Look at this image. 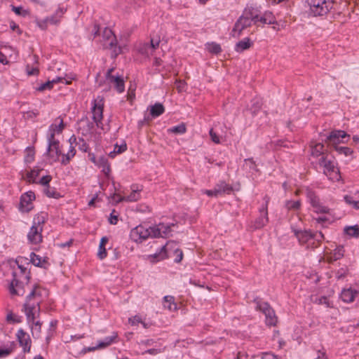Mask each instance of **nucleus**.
Returning a JSON list of instances; mask_svg holds the SVG:
<instances>
[{
	"mask_svg": "<svg viewBox=\"0 0 359 359\" xmlns=\"http://www.w3.org/2000/svg\"><path fill=\"white\" fill-rule=\"evenodd\" d=\"M310 156L314 158H320L324 155H327L328 151L325 149L323 143L317 142L312 140L309 144Z\"/></svg>",
	"mask_w": 359,
	"mask_h": 359,
	"instance_id": "nucleus-17",
	"label": "nucleus"
},
{
	"mask_svg": "<svg viewBox=\"0 0 359 359\" xmlns=\"http://www.w3.org/2000/svg\"><path fill=\"white\" fill-rule=\"evenodd\" d=\"M12 275L13 279L8 287L11 294L23 296L25 293V285H27L25 280L19 279L15 271H13Z\"/></svg>",
	"mask_w": 359,
	"mask_h": 359,
	"instance_id": "nucleus-13",
	"label": "nucleus"
},
{
	"mask_svg": "<svg viewBox=\"0 0 359 359\" xmlns=\"http://www.w3.org/2000/svg\"><path fill=\"white\" fill-rule=\"evenodd\" d=\"M42 168H39L38 167L34 168L30 171L27 172L26 174V177L27 179V182L29 184H35L37 183L36 181V178L39 175L40 172L42 170Z\"/></svg>",
	"mask_w": 359,
	"mask_h": 359,
	"instance_id": "nucleus-39",
	"label": "nucleus"
},
{
	"mask_svg": "<svg viewBox=\"0 0 359 359\" xmlns=\"http://www.w3.org/2000/svg\"><path fill=\"white\" fill-rule=\"evenodd\" d=\"M218 196L230 195L233 192V187L231 184L226 183L224 180H220L215 185Z\"/></svg>",
	"mask_w": 359,
	"mask_h": 359,
	"instance_id": "nucleus-25",
	"label": "nucleus"
},
{
	"mask_svg": "<svg viewBox=\"0 0 359 359\" xmlns=\"http://www.w3.org/2000/svg\"><path fill=\"white\" fill-rule=\"evenodd\" d=\"M244 162L246 165H248L250 170H252L255 172H259L257 165L252 157L245 158Z\"/></svg>",
	"mask_w": 359,
	"mask_h": 359,
	"instance_id": "nucleus-58",
	"label": "nucleus"
},
{
	"mask_svg": "<svg viewBox=\"0 0 359 359\" xmlns=\"http://www.w3.org/2000/svg\"><path fill=\"white\" fill-rule=\"evenodd\" d=\"M109 241V238L107 236L102 237L98 248L97 257L100 259H104L107 256V252L106 249V245Z\"/></svg>",
	"mask_w": 359,
	"mask_h": 359,
	"instance_id": "nucleus-33",
	"label": "nucleus"
},
{
	"mask_svg": "<svg viewBox=\"0 0 359 359\" xmlns=\"http://www.w3.org/2000/svg\"><path fill=\"white\" fill-rule=\"evenodd\" d=\"M318 164L323 168V174L332 182H339L341 178L339 168L337 166V163L333 160L328 158V154L324 155L318 159Z\"/></svg>",
	"mask_w": 359,
	"mask_h": 359,
	"instance_id": "nucleus-3",
	"label": "nucleus"
},
{
	"mask_svg": "<svg viewBox=\"0 0 359 359\" xmlns=\"http://www.w3.org/2000/svg\"><path fill=\"white\" fill-rule=\"evenodd\" d=\"M151 116H144V118L138 121L137 122V129L141 130L144 126L147 125L150 126V123L152 121Z\"/></svg>",
	"mask_w": 359,
	"mask_h": 359,
	"instance_id": "nucleus-61",
	"label": "nucleus"
},
{
	"mask_svg": "<svg viewBox=\"0 0 359 359\" xmlns=\"http://www.w3.org/2000/svg\"><path fill=\"white\" fill-rule=\"evenodd\" d=\"M6 320L9 324H17L22 322V317L15 315L11 310H8Z\"/></svg>",
	"mask_w": 359,
	"mask_h": 359,
	"instance_id": "nucleus-44",
	"label": "nucleus"
},
{
	"mask_svg": "<svg viewBox=\"0 0 359 359\" xmlns=\"http://www.w3.org/2000/svg\"><path fill=\"white\" fill-rule=\"evenodd\" d=\"M57 81H48L44 83H42L39 87L36 88V90L39 92H43L46 90H52L53 88L54 83H57Z\"/></svg>",
	"mask_w": 359,
	"mask_h": 359,
	"instance_id": "nucleus-52",
	"label": "nucleus"
},
{
	"mask_svg": "<svg viewBox=\"0 0 359 359\" xmlns=\"http://www.w3.org/2000/svg\"><path fill=\"white\" fill-rule=\"evenodd\" d=\"M16 339L22 348L25 353H29L32 347V339L29 335L22 329H19L16 333Z\"/></svg>",
	"mask_w": 359,
	"mask_h": 359,
	"instance_id": "nucleus-16",
	"label": "nucleus"
},
{
	"mask_svg": "<svg viewBox=\"0 0 359 359\" xmlns=\"http://www.w3.org/2000/svg\"><path fill=\"white\" fill-rule=\"evenodd\" d=\"M168 132L169 133L174 134H184L187 132V126L184 123H181L180 124L173 126L168 129Z\"/></svg>",
	"mask_w": 359,
	"mask_h": 359,
	"instance_id": "nucleus-48",
	"label": "nucleus"
},
{
	"mask_svg": "<svg viewBox=\"0 0 359 359\" xmlns=\"http://www.w3.org/2000/svg\"><path fill=\"white\" fill-rule=\"evenodd\" d=\"M344 201L349 205L352 206L355 210H359V201H354L353 197L349 195L344 196Z\"/></svg>",
	"mask_w": 359,
	"mask_h": 359,
	"instance_id": "nucleus-57",
	"label": "nucleus"
},
{
	"mask_svg": "<svg viewBox=\"0 0 359 359\" xmlns=\"http://www.w3.org/2000/svg\"><path fill=\"white\" fill-rule=\"evenodd\" d=\"M142 185L133 184L130 186L131 192L128 196L124 197L121 196L119 194L114 193L111 196V198L115 204H118L124 201L130 202L137 201L139 199H140V192L142 191Z\"/></svg>",
	"mask_w": 359,
	"mask_h": 359,
	"instance_id": "nucleus-8",
	"label": "nucleus"
},
{
	"mask_svg": "<svg viewBox=\"0 0 359 359\" xmlns=\"http://www.w3.org/2000/svg\"><path fill=\"white\" fill-rule=\"evenodd\" d=\"M148 231L149 232V238H159L161 236V230L162 229L159 228V226H149L147 224Z\"/></svg>",
	"mask_w": 359,
	"mask_h": 359,
	"instance_id": "nucleus-51",
	"label": "nucleus"
},
{
	"mask_svg": "<svg viewBox=\"0 0 359 359\" xmlns=\"http://www.w3.org/2000/svg\"><path fill=\"white\" fill-rule=\"evenodd\" d=\"M42 227L40 229L37 226L32 225L27 234V239L32 244L37 245L43 241Z\"/></svg>",
	"mask_w": 359,
	"mask_h": 359,
	"instance_id": "nucleus-19",
	"label": "nucleus"
},
{
	"mask_svg": "<svg viewBox=\"0 0 359 359\" xmlns=\"http://www.w3.org/2000/svg\"><path fill=\"white\" fill-rule=\"evenodd\" d=\"M65 11L66 10H64L62 8H58L54 15L47 18L46 19H48V21L51 24L56 25L60 21V18L62 17V15Z\"/></svg>",
	"mask_w": 359,
	"mask_h": 359,
	"instance_id": "nucleus-41",
	"label": "nucleus"
},
{
	"mask_svg": "<svg viewBox=\"0 0 359 359\" xmlns=\"http://www.w3.org/2000/svg\"><path fill=\"white\" fill-rule=\"evenodd\" d=\"M98 168H102V172L107 177H109L111 172V166L107 158L104 156H100L97 163L95 164Z\"/></svg>",
	"mask_w": 359,
	"mask_h": 359,
	"instance_id": "nucleus-30",
	"label": "nucleus"
},
{
	"mask_svg": "<svg viewBox=\"0 0 359 359\" xmlns=\"http://www.w3.org/2000/svg\"><path fill=\"white\" fill-rule=\"evenodd\" d=\"M114 71V68H110L107 70L106 73V79L111 83L114 84V89L118 93H121L125 90V81L123 76L116 75L114 76L112 74V72Z\"/></svg>",
	"mask_w": 359,
	"mask_h": 359,
	"instance_id": "nucleus-15",
	"label": "nucleus"
},
{
	"mask_svg": "<svg viewBox=\"0 0 359 359\" xmlns=\"http://www.w3.org/2000/svg\"><path fill=\"white\" fill-rule=\"evenodd\" d=\"M11 10L13 11L17 15L25 17L29 15V12L27 10L23 9L22 6H15L11 5Z\"/></svg>",
	"mask_w": 359,
	"mask_h": 359,
	"instance_id": "nucleus-60",
	"label": "nucleus"
},
{
	"mask_svg": "<svg viewBox=\"0 0 359 359\" xmlns=\"http://www.w3.org/2000/svg\"><path fill=\"white\" fill-rule=\"evenodd\" d=\"M104 108V99L102 96H97L92 102L91 112L92 118L97 128H103L102 120Z\"/></svg>",
	"mask_w": 359,
	"mask_h": 359,
	"instance_id": "nucleus-6",
	"label": "nucleus"
},
{
	"mask_svg": "<svg viewBox=\"0 0 359 359\" xmlns=\"http://www.w3.org/2000/svg\"><path fill=\"white\" fill-rule=\"evenodd\" d=\"M252 302L256 304L255 310L262 312L265 316L266 325L269 327L276 326L278 317L270 304L267 302H262L259 297L254 298Z\"/></svg>",
	"mask_w": 359,
	"mask_h": 359,
	"instance_id": "nucleus-4",
	"label": "nucleus"
},
{
	"mask_svg": "<svg viewBox=\"0 0 359 359\" xmlns=\"http://www.w3.org/2000/svg\"><path fill=\"white\" fill-rule=\"evenodd\" d=\"M332 149L337 151L339 155H344V156H352L354 153L353 149L348 147H342L338 145L334 146Z\"/></svg>",
	"mask_w": 359,
	"mask_h": 359,
	"instance_id": "nucleus-42",
	"label": "nucleus"
},
{
	"mask_svg": "<svg viewBox=\"0 0 359 359\" xmlns=\"http://www.w3.org/2000/svg\"><path fill=\"white\" fill-rule=\"evenodd\" d=\"M57 323V320H53L50 321V326L48 330V335L46 337V341L48 343L49 342L50 339L54 336V334L56 332Z\"/></svg>",
	"mask_w": 359,
	"mask_h": 359,
	"instance_id": "nucleus-50",
	"label": "nucleus"
},
{
	"mask_svg": "<svg viewBox=\"0 0 359 359\" xmlns=\"http://www.w3.org/2000/svg\"><path fill=\"white\" fill-rule=\"evenodd\" d=\"M16 348V344L15 341L10 342L8 347L5 348H0V358H4L11 354Z\"/></svg>",
	"mask_w": 359,
	"mask_h": 359,
	"instance_id": "nucleus-47",
	"label": "nucleus"
},
{
	"mask_svg": "<svg viewBox=\"0 0 359 359\" xmlns=\"http://www.w3.org/2000/svg\"><path fill=\"white\" fill-rule=\"evenodd\" d=\"M243 14L254 22L258 19V15L262 14V11L259 6L250 4L243 9Z\"/></svg>",
	"mask_w": 359,
	"mask_h": 359,
	"instance_id": "nucleus-21",
	"label": "nucleus"
},
{
	"mask_svg": "<svg viewBox=\"0 0 359 359\" xmlns=\"http://www.w3.org/2000/svg\"><path fill=\"white\" fill-rule=\"evenodd\" d=\"M41 285L39 284V283H35L34 285H33V288L32 290V291L30 292V293L26 297V300H25V302H30V300L36 297V296H39V297H41V293H37V290H39L41 289Z\"/></svg>",
	"mask_w": 359,
	"mask_h": 359,
	"instance_id": "nucleus-53",
	"label": "nucleus"
},
{
	"mask_svg": "<svg viewBox=\"0 0 359 359\" xmlns=\"http://www.w3.org/2000/svg\"><path fill=\"white\" fill-rule=\"evenodd\" d=\"M344 247L342 245H337L335 249L326 256V261L328 264H333L334 262L341 259L344 256Z\"/></svg>",
	"mask_w": 359,
	"mask_h": 359,
	"instance_id": "nucleus-23",
	"label": "nucleus"
},
{
	"mask_svg": "<svg viewBox=\"0 0 359 359\" xmlns=\"http://www.w3.org/2000/svg\"><path fill=\"white\" fill-rule=\"evenodd\" d=\"M43 192L48 198L58 199L62 197V195L57 191L56 188L50 187V185L44 188Z\"/></svg>",
	"mask_w": 359,
	"mask_h": 359,
	"instance_id": "nucleus-43",
	"label": "nucleus"
},
{
	"mask_svg": "<svg viewBox=\"0 0 359 359\" xmlns=\"http://www.w3.org/2000/svg\"><path fill=\"white\" fill-rule=\"evenodd\" d=\"M314 302L318 304H325L327 308L332 307V303L329 300L328 297L326 296H322L318 298H316Z\"/></svg>",
	"mask_w": 359,
	"mask_h": 359,
	"instance_id": "nucleus-62",
	"label": "nucleus"
},
{
	"mask_svg": "<svg viewBox=\"0 0 359 359\" xmlns=\"http://www.w3.org/2000/svg\"><path fill=\"white\" fill-rule=\"evenodd\" d=\"M252 25H253V22L242 13L234 23L231 35L234 38H239L242 35L243 31L250 27Z\"/></svg>",
	"mask_w": 359,
	"mask_h": 359,
	"instance_id": "nucleus-10",
	"label": "nucleus"
},
{
	"mask_svg": "<svg viewBox=\"0 0 359 359\" xmlns=\"http://www.w3.org/2000/svg\"><path fill=\"white\" fill-rule=\"evenodd\" d=\"M48 220V213L46 211H41L34 216L32 225L37 226L39 229L40 227H42V230H43V226Z\"/></svg>",
	"mask_w": 359,
	"mask_h": 359,
	"instance_id": "nucleus-26",
	"label": "nucleus"
},
{
	"mask_svg": "<svg viewBox=\"0 0 359 359\" xmlns=\"http://www.w3.org/2000/svg\"><path fill=\"white\" fill-rule=\"evenodd\" d=\"M304 190L307 200L311 206L314 209V212L321 214L330 212V208L323 205L320 196L315 190L310 187H306Z\"/></svg>",
	"mask_w": 359,
	"mask_h": 359,
	"instance_id": "nucleus-5",
	"label": "nucleus"
},
{
	"mask_svg": "<svg viewBox=\"0 0 359 359\" xmlns=\"http://www.w3.org/2000/svg\"><path fill=\"white\" fill-rule=\"evenodd\" d=\"M164 307L167 308L170 311H175L177 310V303L175 302V297L173 296L167 295L163 297Z\"/></svg>",
	"mask_w": 359,
	"mask_h": 359,
	"instance_id": "nucleus-38",
	"label": "nucleus"
},
{
	"mask_svg": "<svg viewBox=\"0 0 359 359\" xmlns=\"http://www.w3.org/2000/svg\"><path fill=\"white\" fill-rule=\"evenodd\" d=\"M36 199L34 191H29L22 194L20 198L18 209L22 212H29L34 209L33 201Z\"/></svg>",
	"mask_w": 359,
	"mask_h": 359,
	"instance_id": "nucleus-11",
	"label": "nucleus"
},
{
	"mask_svg": "<svg viewBox=\"0 0 359 359\" xmlns=\"http://www.w3.org/2000/svg\"><path fill=\"white\" fill-rule=\"evenodd\" d=\"M285 208L287 211H299L302 208L301 200H287L285 202Z\"/></svg>",
	"mask_w": 359,
	"mask_h": 359,
	"instance_id": "nucleus-35",
	"label": "nucleus"
},
{
	"mask_svg": "<svg viewBox=\"0 0 359 359\" xmlns=\"http://www.w3.org/2000/svg\"><path fill=\"white\" fill-rule=\"evenodd\" d=\"M206 49L210 53L213 55H219L222 51L220 44L215 42L208 43L206 44Z\"/></svg>",
	"mask_w": 359,
	"mask_h": 359,
	"instance_id": "nucleus-45",
	"label": "nucleus"
},
{
	"mask_svg": "<svg viewBox=\"0 0 359 359\" xmlns=\"http://www.w3.org/2000/svg\"><path fill=\"white\" fill-rule=\"evenodd\" d=\"M30 259L29 262H27V264L29 263H32L33 265H34L36 267L43 268L44 269H47V266L43 265L41 263V257L36 255L35 252H32L30 253Z\"/></svg>",
	"mask_w": 359,
	"mask_h": 359,
	"instance_id": "nucleus-40",
	"label": "nucleus"
},
{
	"mask_svg": "<svg viewBox=\"0 0 359 359\" xmlns=\"http://www.w3.org/2000/svg\"><path fill=\"white\" fill-rule=\"evenodd\" d=\"M350 135L342 130H332L328 135H327L325 142L333 149L334 146H338L341 143H347L349 140Z\"/></svg>",
	"mask_w": 359,
	"mask_h": 359,
	"instance_id": "nucleus-7",
	"label": "nucleus"
},
{
	"mask_svg": "<svg viewBox=\"0 0 359 359\" xmlns=\"http://www.w3.org/2000/svg\"><path fill=\"white\" fill-rule=\"evenodd\" d=\"M291 231L297 238L299 245L308 250H316L325 240V234L321 231H314L310 229H300L292 226Z\"/></svg>",
	"mask_w": 359,
	"mask_h": 359,
	"instance_id": "nucleus-1",
	"label": "nucleus"
},
{
	"mask_svg": "<svg viewBox=\"0 0 359 359\" xmlns=\"http://www.w3.org/2000/svg\"><path fill=\"white\" fill-rule=\"evenodd\" d=\"M147 224H141L130 231V238L135 243H142L149 238Z\"/></svg>",
	"mask_w": 359,
	"mask_h": 359,
	"instance_id": "nucleus-12",
	"label": "nucleus"
},
{
	"mask_svg": "<svg viewBox=\"0 0 359 359\" xmlns=\"http://www.w3.org/2000/svg\"><path fill=\"white\" fill-rule=\"evenodd\" d=\"M269 222V216L260 215L248 225V230L255 231L264 228Z\"/></svg>",
	"mask_w": 359,
	"mask_h": 359,
	"instance_id": "nucleus-20",
	"label": "nucleus"
},
{
	"mask_svg": "<svg viewBox=\"0 0 359 359\" xmlns=\"http://www.w3.org/2000/svg\"><path fill=\"white\" fill-rule=\"evenodd\" d=\"M118 339V334L117 332H114L112 333V335L110 337H107L104 339L103 341H100L98 343V347L102 348H104L109 346H110L111 344L117 342Z\"/></svg>",
	"mask_w": 359,
	"mask_h": 359,
	"instance_id": "nucleus-32",
	"label": "nucleus"
},
{
	"mask_svg": "<svg viewBox=\"0 0 359 359\" xmlns=\"http://www.w3.org/2000/svg\"><path fill=\"white\" fill-rule=\"evenodd\" d=\"M165 112V107L162 103L156 102L153 105L149 106V115L154 118L160 116Z\"/></svg>",
	"mask_w": 359,
	"mask_h": 359,
	"instance_id": "nucleus-31",
	"label": "nucleus"
},
{
	"mask_svg": "<svg viewBox=\"0 0 359 359\" xmlns=\"http://www.w3.org/2000/svg\"><path fill=\"white\" fill-rule=\"evenodd\" d=\"M35 148L34 146L27 147L25 150L24 161L26 163H31L35 160Z\"/></svg>",
	"mask_w": 359,
	"mask_h": 359,
	"instance_id": "nucleus-37",
	"label": "nucleus"
},
{
	"mask_svg": "<svg viewBox=\"0 0 359 359\" xmlns=\"http://www.w3.org/2000/svg\"><path fill=\"white\" fill-rule=\"evenodd\" d=\"M163 250H166L168 258H173L175 263H180L183 259L184 254L182 250L179 247L177 242L174 241H168L163 245Z\"/></svg>",
	"mask_w": 359,
	"mask_h": 359,
	"instance_id": "nucleus-9",
	"label": "nucleus"
},
{
	"mask_svg": "<svg viewBox=\"0 0 359 359\" xmlns=\"http://www.w3.org/2000/svg\"><path fill=\"white\" fill-rule=\"evenodd\" d=\"M104 48L111 50V57L114 59L116 58L120 54L122 53V48L118 46V41L115 43L114 46H112L111 47H104Z\"/></svg>",
	"mask_w": 359,
	"mask_h": 359,
	"instance_id": "nucleus-54",
	"label": "nucleus"
},
{
	"mask_svg": "<svg viewBox=\"0 0 359 359\" xmlns=\"http://www.w3.org/2000/svg\"><path fill=\"white\" fill-rule=\"evenodd\" d=\"M25 69L28 76H38L40 73L38 67H31L29 65H27Z\"/></svg>",
	"mask_w": 359,
	"mask_h": 359,
	"instance_id": "nucleus-63",
	"label": "nucleus"
},
{
	"mask_svg": "<svg viewBox=\"0 0 359 359\" xmlns=\"http://www.w3.org/2000/svg\"><path fill=\"white\" fill-rule=\"evenodd\" d=\"M60 120L58 124L52 123L49 126L48 133L47 135L48 140H55V135L61 134L66 127V124L64 123L63 118L60 116L55 119V121Z\"/></svg>",
	"mask_w": 359,
	"mask_h": 359,
	"instance_id": "nucleus-18",
	"label": "nucleus"
},
{
	"mask_svg": "<svg viewBox=\"0 0 359 359\" xmlns=\"http://www.w3.org/2000/svg\"><path fill=\"white\" fill-rule=\"evenodd\" d=\"M251 102L252 105L250 109L252 116H255L261 111L263 106V101L260 98H254Z\"/></svg>",
	"mask_w": 359,
	"mask_h": 359,
	"instance_id": "nucleus-36",
	"label": "nucleus"
},
{
	"mask_svg": "<svg viewBox=\"0 0 359 359\" xmlns=\"http://www.w3.org/2000/svg\"><path fill=\"white\" fill-rule=\"evenodd\" d=\"M22 260L25 262H27L28 259L23 257H18L15 259V263L18 265V269L20 271V276H22L25 280L26 284H29L32 278V274L30 270L27 271V268L25 267L22 264H20V262L22 263Z\"/></svg>",
	"mask_w": 359,
	"mask_h": 359,
	"instance_id": "nucleus-24",
	"label": "nucleus"
},
{
	"mask_svg": "<svg viewBox=\"0 0 359 359\" xmlns=\"http://www.w3.org/2000/svg\"><path fill=\"white\" fill-rule=\"evenodd\" d=\"M102 36L103 39V47H111L117 42L116 35L114 34L113 31L108 27L104 29Z\"/></svg>",
	"mask_w": 359,
	"mask_h": 359,
	"instance_id": "nucleus-22",
	"label": "nucleus"
},
{
	"mask_svg": "<svg viewBox=\"0 0 359 359\" xmlns=\"http://www.w3.org/2000/svg\"><path fill=\"white\" fill-rule=\"evenodd\" d=\"M287 141L285 140H278L276 141H272L271 142V145L273 146V150H278L280 147L289 148V145L287 144Z\"/></svg>",
	"mask_w": 359,
	"mask_h": 359,
	"instance_id": "nucleus-55",
	"label": "nucleus"
},
{
	"mask_svg": "<svg viewBox=\"0 0 359 359\" xmlns=\"http://www.w3.org/2000/svg\"><path fill=\"white\" fill-rule=\"evenodd\" d=\"M79 149L81 150L83 152H88L90 151V147L88 144L86 142V141L83 137H79L78 138V144Z\"/></svg>",
	"mask_w": 359,
	"mask_h": 359,
	"instance_id": "nucleus-59",
	"label": "nucleus"
},
{
	"mask_svg": "<svg viewBox=\"0 0 359 359\" xmlns=\"http://www.w3.org/2000/svg\"><path fill=\"white\" fill-rule=\"evenodd\" d=\"M253 45V41L249 37H245L236 43L234 49L237 53H241L250 49Z\"/></svg>",
	"mask_w": 359,
	"mask_h": 359,
	"instance_id": "nucleus-29",
	"label": "nucleus"
},
{
	"mask_svg": "<svg viewBox=\"0 0 359 359\" xmlns=\"http://www.w3.org/2000/svg\"><path fill=\"white\" fill-rule=\"evenodd\" d=\"M359 294V291L353 290L352 288L344 289L340 294L341 299L346 303L353 302L356 295Z\"/></svg>",
	"mask_w": 359,
	"mask_h": 359,
	"instance_id": "nucleus-27",
	"label": "nucleus"
},
{
	"mask_svg": "<svg viewBox=\"0 0 359 359\" xmlns=\"http://www.w3.org/2000/svg\"><path fill=\"white\" fill-rule=\"evenodd\" d=\"M48 145L46 151V155L48 159L51 160L53 163L58 162L60 157L62 155L60 149V141L55 140H48Z\"/></svg>",
	"mask_w": 359,
	"mask_h": 359,
	"instance_id": "nucleus-14",
	"label": "nucleus"
},
{
	"mask_svg": "<svg viewBox=\"0 0 359 359\" xmlns=\"http://www.w3.org/2000/svg\"><path fill=\"white\" fill-rule=\"evenodd\" d=\"M118 216H119L118 212L114 209L112 210L111 212L110 213L109 218V222L111 224L116 225L118 221Z\"/></svg>",
	"mask_w": 359,
	"mask_h": 359,
	"instance_id": "nucleus-64",
	"label": "nucleus"
},
{
	"mask_svg": "<svg viewBox=\"0 0 359 359\" xmlns=\"http://www.w3.org/2000/svg\"><path fill=\"white\" fill-rule=\"evenodd\" d=\"M310 13L315 17L325 16L330 11L333 15L341 14L337 8L338 3L335 0H306Z\"/></svg>",
	"mask_w": 359,
	"mask_h": 359,
	"instance_id": "nucleus-2",
	"label": "nucleus"
},
{
	"mask_svg": "<svg viewBox=\"0 0 359 359\" xmlns=\"http://www.w3.org/2000/svg\"><path fill=\"white\" fill-rule=\"evenodd\" d=\"M36 309L35 304H31L29 302H25L22 306V311L25 313L27 319L29 323H34L35 321V313L34 310Z\"/></svg>",
	"mask_w": 359,
	"mask_h": 359,
	"instance_id": "nucleus-28",
	"label": "nucleus"
},
{
	"mask_svg": "<svg viewBox=\"0 0 359 359\" xmlns=\"http://www.w3.org/2000/svg\"><path fill=\"white\" fill-rule=\"evenodd\" d=\"M167 258L168 255L166 254V250H163V246L161 247L159 252L149 256V261L151 263H156Z\"/></svg>",
	"mask_w": 359,
	"mask_h": 359,
	"instance_id": "nucleus-34",
	"label": "nucleus"
},
{
	"mask_svg": "<svg viewBox=\"0 0 359 359\" xmlns=\"http://www.w3.org/2000/svg\"><path fill=\"white\" fill-rule=\"evenodd\" d=\"M263 15L266 18V22L267 25H278V22L276 20L275 15L271 11H265Z\"/></svg>",
	"mask_w": 359,
	"mask_h": 359,
	"instance_id": "nucleus-56",
	"label": "nucleus"
},
{
	"mask_svg": "<svg viewBox=\"0 0 359 359\" xmlns=\"http://www.w3.org/2000/svg\"><path fill=\"white\" fill-rule=\"evenodd\" d=\"M344 232L349 236L358 238L359 237V226H348L344 228Z\"/></svg>",
	"mask_w": 359,
	"mask_h": 359,
	"instance_id": "nucleus-49",
	"label": "nucleus"
},
{
	"mask_svg": "<svg viewBox=\"0 0 359 359\" xmlns=\"http://www.w3.org/2000/svg\"><path fill=\"white\" fill-rule=\"evenodd\" d=\"M263 201H264L263 204L259 208V212L260 215L269 216L268 208H269V204L270 201H271V197L268 194H266L263 197Z\"/></svg>",
	"mask_w": 359,
	"mask_h": 359,
	"instance_id": "nucleus-46",
	"label": "nucleus"
}]
</instances>
